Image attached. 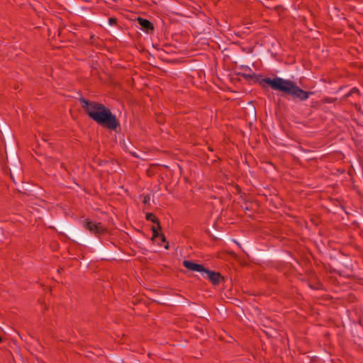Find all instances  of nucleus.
Listing matches in <instances>:
<instances>
[{
	"mask_svg": "<svg viewBox=\"0 0 363 363\" xmlns=\"http://www.w3.org/2000/svg\"><path fill=\"white\" fill-rule=\"evenodd\" d=\"M202 275L204 278H207L214 285L219 284L221 277L218 272H215L205 268L204 271L202 272Z\"/></svg>",
	"mask_w": 363,
	"mask_h": 363,
	"instance_id": "4",
	"label": "nucleus"
},
{
	"mask_svg": "<svg viewBox=\"0 0 363 363\" xmlns=\"http://www.w3.org/2000/svg\"><path fill=\"white\" fill-rule=\"evenodd\" d=\"M262 82L269 85L273 90L281 92L284 96H289L294 100L304 101L313 94V92L304 91L295 82L288 79L279 77H265L262 79Z\"/></svg>",
	"mask_w": 363,
	"mask_h": 363,
	"instance_id": "2",
	"label": "nucleus"
},
{
	"mask_svg": "<svg viewBox=\"0 0 363 363\" xmlns=\"http://www.w3.org/2000/svg\"><path fill=\"white\" fill-rule=\"evenodd\" d=\"M2 342V338L0 337V342Z\"/></svg>",
	"mask_w": 363,
	"mask_h": 363,
	"instance_id": "14",
	"label": "nucleus"
},
{
	"mask_svg": "<svg viewBox=\"0 0 363 363\" xmlns=\"http://www.w3.org/2000/svg\"><path fill=\"white\" fill-rule=\"evenodd\" d=\"M82 107L92 120L99 125L114 130L119 126V123L109 108L102 104L89 101L84 98L80 99Z\"/></svg>",
	"mask_w": 363,
	"mask_h": 363,
	"instance_id": "1",
	"label": "nucleus"
},
{
	"mask_svg": "<svg viewBox=\"0 0 363 363\" xmlns=\"http://www.w3.org/2000/svg\"><path fill=\"white\" fill-rule=\"evenodd\" d=\"M161 229V227L158 228V225L157 226L152 227V238H155L157 237H160L162 242H166V238L163 234H159V230Z\"/></svg>",
	"mask_w": 363,
	"mask_h": 363,
	"instance_id": "8",
	"label": "nucleus"
},
{
	"mask_svg": "<svg viewBox=\"0 0 363 363\" xmlns=\"http://www.w3.org/2000/svg\"><path fill=\"white\" fill-rule=\"evenodd\" d=\"M83 227L89 230L91 233H93L96 236H100L106 233V228L102 225L101 223L95 222L90 220L89 219H85L83 223Z\"/></svg>",
	"mask_w": 363,
	"mask_h": 363,
	"instance_id": "3",
	"label": "nucleus"
},
{
	"mask_svg": "<svg viewBox=\"0 0 363 363\" xmlns=\"http://www.w3.org/2000/svg\"><path fill=\"white\" fill-rule=\"evenodd\" d=\"M357 91H358V90H357V89H356L355 88L352 89V93H354V92H357Z\"/></svg>",
	"mask_w": 363,
	"mask_h": 363,
	"instance_id": "12",
	"label": "nucleus"
},
{
	"mask_svg": "<svg viewBox=\"0 0 363 363\" xmlns=\"http://www.w3.org/2000/svg\"><path fill=\"white\" fill-rule=\"evenodd\" d=\"M115 22H116V19H114V18H109L110 24H113Z\"/></svg>",
	"mask_w": 363,
	"mask_h": 363,
	"instance_id": "11",
	"label": "nucleus"
},
{
	"mask_svg": "<svg viewBox=\"0 0 363 363\" xmlns=\"http://www.w3.org/2000/svg\"><path fill=\"white\" fill-rule=\"evenodd\" d=\"M242 69L245 70L246 72L243 74V76L246 79H253L256 77L255 72L247 66H242L241 67Z\"/></svg>",
	"mask_w": 363,
	"mask_h": 363,
	"instance_id": "7",
	"label": "nucleus"
},
{
	"mask_svg": "<svg viewBox=\"0 0 363 363\" xmlns=\"http://www.w3.org/2000/svg\"><path fill=\"white\" fill-rule=\"evenodd\" d=\"M150 199H151L150 195V194H147V195L143 196L142 202L145 205H150Z\"/></svg>",
	"mask_w": 363,
	"mask_h": 363,
	"instance_id": "10",
	"label": "nucleus"
},
{
	"mask_svg": "<svg viewBox=\"0 0 363 363\" xmlns=\"http://www.w3.org/2000/svg\"><path fill=\"white\" fill-rule=\"evenodd\" d=\"M183 265L185 268L192 272H198L202 274L204 271V267L202 264L194 263L189 260L183 261Z\"/></svg>",
	"mask_w": 363,
	"mask_h": 363,
	"instance_id": "5",
	"label": "nucleus"
},
{
	"mask_svg": "<svg viewBox=\"0 0 363 363\" xmlns=\"http://www.w3.org/2000/svg\"><path fill=\"white\" fill-rule=\"evenodd\" d=\"M146 219L147 220H150V221H152V223H156L157 225H158V228H160L159 220L153 213H147Z\"/></svg>",
	"mask_w": 363,
	"mask_h": 363,
	"instance_id": "9",
	"label": "nucleus"
},
{
	"mask_svg": "<svg viewBox=\"0 0 363 363\" xmlns=\"http://www.w3.org/2000/svg\"><path fill=\"white\" fill-rule=\"evenodd\" d=\"M137 21L141 28L146 33L153 30V26L148 20L139 17Z\"/></svg>",
	"mask_w": 363,
	"mask_h": 363,
	"instance_id": "6",
	"label": "nucleus"
},
{
	"mask_svg": "<svg viewBox=\"0 0 363 363\" xmlns=\"http://www.w3.org/2000/svg\"><path fill=\"white\" fill-rule=\"evenodd\" d=\"M164 247H165L166 249H168V247H169L168 243L164 246Z\"/></svg>",
	"mask_w": 363,
	"mask_h": 363,
	"instance_id": "13",
	"label": "nucleus"
}]
</instances>
